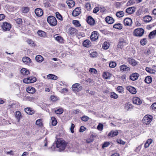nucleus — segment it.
<instances>
[{
	"label": "nucleus",
	"mask_w": 156,
	"mask_h": 156,
	"mask_svg": "<svg viewBox=\"0 0 156 156\" xmlns=\"http://www.w3.org/2000/svg\"><path fill=\"white\" fill-rule=\"evenodd\" d=\"M56 146L57 148L58 149L59 151H61L65 149L66 144L65 141L62 139H58L56 143Z\"/></svg>",
	"instance_id": "f257e3e1"
},
{
	"label": "nucleus",
	"mask_w": 156,
	"mask_h": 156,
	"mask_svg": "<svg viewBox=\"0 0 156 156\" xmlns=\"http://www.w3.org/2000/svg\"><path fill=\"white\" fill-rule=\"evenodd\" d=\"M47 20L48 23L50 25L52 26H55L57 23V20L56 18L52 16H48L47 19Z\"/></svg>",
	"instance_id": "f03ea898"
},
{
	"label": "nucleus",
	"mask_w": 156,
	"mask_h": 156,
	"mask_svg": "<svg viewBox=\"0 0 156 156\" xmlns=\"http://www.w3.org/2000/svg\"><path fill=\"white\" fill-rule=\"evenodd\" d=\"M144 30L141 28H139L134 30L133 34L134 36L138 37H142L144 34Z\"/></svg>",
	"instance_id": "7ed1b4c3"
},
{
	"label": "nucleus",
	"mask_w": 156,
	"mask_h": 156,
	"mask_svg": "<svg viewBox=\"0 0 156 156\" xmlns=\"http://www.w3.org/2000/svg\"><path fill=\"white\" fill-rule=\"evenodd\" d=\"M72 90L74 92H79L82 89V87L80 83H76L73 84L72 87Z\"/></svg>",
	"instance_id": "20e7f679"
},
{
	"label": "nucleus",
	"mask_w": 156,
	"mask_h": 156,
	"mask_svg": "<svg viewBox=\"0 0 156 156\" xmlns=\"http://www.w3.org/2000/svg\"><path fill=\"white\" fill-rule=\"evenodd\" d=\"M36 78L34 76H30L26 78L23 80V82L25 83H33L36 81Z\"/></svg>",
	"instance_id": "39448f33"
},
{
	"label": "nucleus",
	"mask_w": 156,
	"mask_h": 156,
	"mask_svg": "<svg viewBox=\"0 0 156 156\" xmlns=\"http://www.w3.org/2000/svg\"><path fill=\"white\" fill-rule=\"evenodd\" d=\"M152 117L150 115H146L143 118V122L146 125L149 124L151 122Z\"/></svg>",
	"instance_id": "423d86ee"
},
{
	"label": "nucleus",
	"mask_w": 156,
	"mask_h": 156,
	"mask_svg": "<svg viewBox=\"0 0 156 156\" xmlns=\"http://www.w3.org/2000/svg\"><path fill=\"white\" fill-rule=\"evenodd\" d=\"M1 27L3 30L5 31H9L11 27V24L7 22L3 23Z\"/></svg>",
	"instance_id": "0eeeda50"
},
{
	"label": "nucleus",
	"mask_w": 156,
	"mask_h": 156,
	"mask_svg": "<svg viewBox=\"0 0 156 156\" xmlns=\"http://www.w3.org/2000/svg\"><path fill=\"white\" fill-rule=\"evenodd\" d=\"M127 44V41L123 39H121L119 40L117 45V47L120 48H122L124 46Z\"/></svg>",
	"instance_id": "6e6552de"
},
{
	"label": "nucleus",
	"mask_w": 156,
	"mask_h": 156,
	"mask_svg": "<svg viewBox=\"0 0 156 156\" xmlns=\"http://www.w3.org/2000/svg\"><path fill=\"white\" fill-rule=\"evenodd\" d=\"M98 37V34L97 31H94L92 32L90 36L91 40L93 41H95L97 40Z\"/></svg>",
	"instance_id": "1a4fd4ad"
},
{
	"label": "nucleus",
	"mask_w": 156,
	"mask_h": 156,
	"mask_svg": "<svg viewBox=\"0 0 156 156\" xmlns=\"http://www.w3.org/2000/svg\"><path fill=\"white\" fill-rule=\"evenodd\" d=\"M124 25L126 26H130L132 24V21L129 18H125L123 21Z\"/></svg>",
	"instance_id": "9d476101"
},
{
	"label": "nucleus",
	"mask_w": 156,
	"mask_h": 156,
	"mask_svg": "<svg viewBox=\"0 0 156 156\" xmlns=\"http://www.w3.org/2000/svg\"><path fill=\"white\" fill-rule=\"evenodd\" d=\"M80 9V8H76L73 10L72 12V15L74 16H78L81 13Z\"/></svg>",
	"instance_id": "9b49d317"
},
{
	"label": "nucleus",
	"mask_w": 156,
	"mask_h": 156,
	"mask_svg": "<svg viewBox=\"0 0 156 156\" xmlns=\"http://www.w3.org/2000/svg\"><path fill=\"white\" fill-rule=\"evenodd\" d=\"M78 30L75 28L71 27L69 29V32L73 36L76 35L77 33Z\"/></svg>",
	"instance_id": "f8f14e48"
},
{
	"label": "nucleus",
	"mask_w": 156,
	"mask_h": 156,
	"mask_svg": "<svg viewBox=\"0 0 156 156\" xmlns=\"http://www.w3.org/2000/svg\"><path fill=\"white\" fill-rule=\"evenodd\" d=\"M119 68L121 71L123 72H129L130 71V68L128 67L127 66L123 65L120 66Z\"/></svg>",
	"instance_id": "ddd939ff"
},
{
	"label": "nucleus",
	"mask_w": 156,
	"mask_h": 156,
	"mask_svg": "<svg viewBox=\"0 0 156 156\" xmlns=\"http://www.w3.org/2000/svg\"><path fill=\"white\" fill-rule=\"evenodd\" d=\"M35 13L36 15L38 16H41L43 14L42 9L40 8L36 9L35 10Z\"/></svg>",
	"instance_id": "4468645a"
},
{
	"label": "nucleus",
	"mask_w": 156,
	"mask_h": 156,
	"mask_svg": "<svg viewBox=\"0 0 156 156\" xmlns=\"http://www.w3.org/2000/svg\"><path fill=\"white\" fill-rule=\"evenodd\" d=\"M119 133L117 130H112L108 134L109 137H113L117 136Z\"/></svg>",
	"instance_id": "2eb2a0df"
},
{
	"label": "nucleus",
	"mask_w": 156,
	"mask_h": 156,
	"mask_svg": "<svg viewBox=\"0 0 156 156\" xmlns=\"http://www.w3.org/2000/svg\"><path fill=\"white\" fill-rule=\"evenodd\" d=\"M133 101L134 104L137 105H140L142 103V101L138 97H135L133 98Z\"/></svg>",
	"instance_id": "dca6fc26"
},
{
	"label": "nucleus",
	"mask_w": 156,
	"mask_h": 156,
	"mask_svg": "<svg viewBox=\"0 0 156 156\" xmlns=\"http://www.w3.org/2000/svg\"><path fill=\"white\" fill-rule=\"evenodd\" d=\"M127 60L129 63L133 66H135L137 64V62L135 60L132 58H129Z\"/></svg>",
	"instance_id": "f3484780"
},
{
	"label": "nucleus",
	"mask_w": 156,
	"mask_h": 156,
	"mask_svg": "<svg viewBox=\"0 0 156 156\" xmlns=\"http://www.w3.org/2000/svg\"><path fill=\"white\" fill-rule=\"evenodd\" d=\"M126 89L132 94H135L136 92L135 88L132 86L127 87H126Z\"/></svg>",
	"instance_id": "a211bd4d"
},
{
	"label": "nucleus",
	"mask_w": 156,
	"mask_h": 156,
	"mask_svg": "<svg viewBox=\"0 0 156 156\" xmlns=\"http://www.w3.org/2000/svg\"><path fill=\"white\" fill-rule=\"evenodd\" d=\"M23 62L27 65H29L31 63V60L30 58L27 57H23L22 58Z\"/></svg>",
	"instance_id": "6ab92c4d"
},
{
	"label": "nucleus",
	"mask_w": 156,
	"mask_h": 156,
	"mask_svg": "<svg viewBox=\"0 0 156 156\" xmlns=\"http://www.w3.org/2000/svg\"><path fill=\"white\" fill-rule=\"evenodd\" d=\"M105 20L107 23L109 24H112L114 21V19L110 16H107L105 18Z\"/></svg>",
	"instance_id": "aec40b11"
},
{
	"label": "nucleus",
	"mask_w": 156,
	"mask_h": 156,
	"mask_svg": "<svg viewBox=\"0 0 156 156\" xmlns=\"http://www.w3.org/2000/svg\"><path fill=\"white\" fill-rule=\"evenodd\" d=\"M87 22L90 25H93L94 24V20L91 16H89L87 19Z\"/></svg>",
	"instance_id": "412c9836"
},
{
	"label": "nucleus",
	"mask_w": 156,
	"mask_h": 156,
	"mask_svg": "<svg viewBox=\"0 0 156 156\" xmlns=\"http://www.w3.org/2000/svg\"><path fill=\"white\" fill-rule=\"evenodd\" d=\"M135 8L134 7H130L127 8L126 10V12L128 14H131L134 13L135 11Z\"/></svg>",
	"instance_id": "4be33fe9"
},
{
	"label": "nucleus",
	"mask_w": 156,
	"mask_h": 156,
	"mask_svg": "<svg viewBox=\"0 0 156 156\" xmlns=\"http://www.w3.org/2000/svg\"><path fill=\"white\" fill-rule=\"evenodd\" d=\"M139 76V74L138 73H133L130 76V79L133 81H134L137 79Z\"/></svg>",
	"instance_id": "5701e85b"
},
{
	"label": "nucleus",
	"mask_w": 156,
	"mask_h": 156,
	"mask_svg": "<svg viewBox=\"0 0 156 156\" xmlns=\"http://www.w3.org/2000/svg\"><path fill=\"white\" fill-rule=\"evenodd\" d=\"M125 109L127 111L131 110L133 108V106L132 104L129 103H126L125 105Z\"/></svg>",
	"instance_id": "b1692460"
},
{
	"label": "nucleus",
	"mask_w": 156,
	"mask_h": 156,
	"mask_svg": "<svg viewBox=\"0 0 156 156\" xmlns=\"http://www.w3.org/2000/svg\"><path fill=\"white\" fill-rule=\"evenodd\" d=\"M26 90L27 92L30 94H34L35 92V89L32 87H29L27 88Z\"/></svg>",
	"instance_id": "393cba45"
},
{
	"label": "nucleus",
	"mask_w": 156,
	"mask_h": 156,
	"mask_svg": "<svg viewBox=\"0 0 156 156\" xmlns=\"http://www.w3.org/2000/svg\"><path fill=\"white\" fill-rule=\"evenodd\" d=\"M152 20V17L149 16H145L143 17L144 21L145 23H149Z\"/></svg>",
	"instance_id": "a878e982"
},
{
	"label": "nucleus",
	"mask_w": 156,
	"mask_h": 156,
	"mask_svg": "<svg viewBox=\"0 0 156 156\" xmlns=\"http://www.w3.org/2000/svg\"><path fill=\"white\" fill-rule=\"evenodd\" d=\"M22 117L21 112L19 111H17L16 112V118L18 122H19L20 120Z\"/></svg>",
	"instance_id": "bb28decb"
},
{
	"label": "nucleus",
	"mask_w": 156,
	"mask_h": 156,
	"mask_svg": "<svg viewBox=\"0 0 156 156\" xmlns=\"http://www.w3.org/2000/svg\"><path fill=\"white\" fill-rule=\"evenodd\" d=\"M83 45L85 47H89L91 45V43L89 40H86L83 42Z\"/></svg>",
	"instance_id": "cd10ccee"
},
{
	"label": "nucleus",
	"mask_w": 156,
	"mask_h": 156,
	"mask_svg": "<svg viewBox=\"0 0 156 156\" xmlns=\"http://www.w3.org/2000/svg\"><path fill=\"white\" fill-rule=\"evenodd\" d=\"M66 2L69 8L73 7L75 4V2L72 0H68L66 1Z\"/></svg>",
	"instance_id": "c85d7f7f"
},
{
	"label": "nucleus",
	"mask_w": 156,
	"mask_h": 156,
	"mask_svg": "<svg viewBox=\"0 0 156 156\" xmlns=\"http://www.w3.org/2000/svg\"><path fill=\"white\" fill-rule=\"evenodd\" d=\"M25 111L27 114L29 115H32L34 112V111L32 110L31 108H25Z\"/></svg>",
	"instance_id": "c756f323"
},
{
	"label": "nucleus",
	"mask_w": 156,
	"mask_h": 156,
	"mask_svg": "<svg viewBox=\"0 0 156 156\" xmlns=\"http://www.w3.org/2000/svg\"><path fill=\"white\" fill-rule=\"evenodd\" d=\"M111 76V74L108 72H104L103 74V78L106 79H109Z\"/></svg>",
	"instance_id": "7c9ffc66"
},
{
	"label": "nucleus",
	"mask_w": 156,
	"mask_h": 156,
	"mask_svg": "<svg viewBox=\"0 0 156 156\" xmlns=\"http://www.w3.org/2000/svg\"><path fill=\"white\" fill-rule=\"evenodd\" d=\"M37 34H38V36L40 37H44L46 36V33L42 30H38L37 32Z\"/></svg>",
	"instance_id": "2f4dec72"
},
{
	"label": "nucleus",
	"mask_w": 156,
	"mask_h": 156,
	"mask_svg": "<svg viewBox=\"0 0 156 156\" xmlns=\"http://www.w3.org/2000/svg\"><path fill=\"white\" fill-rule=\"evenodd\" d=\"M35 59L37 62H41L43 61L44 58L41 55H38L36 56L35 57Z\"/></svg>",
	"instance_id": "473e14b6"
},
{
	"label": "nucleus",
	"mask_w": 156,
	"mask_h": 156,
	"mask_svg": "<svg viewBox=\"0 0 156 156\" xmlns=\"http://www.w3.org/2000/svg\"><path fill=\"white\" fill-rule=\"evenodd\" d=\"M152 81V77L149 76H147L145 77L144 80L145 83L147 84H149L151 83Z\"/></svg>",
	"instance_id": "72a5a7b5"
},
{
	"label": "nucleus",
	"mask_w": 156,
	"mask_h": 156,
	"mask_svg": "<svg viewBox=\"0 0 156 156\" xmlns=\"http://www.w3.org/2000/svg\"><path fill=\"white\" fill-rule=\"evenodd\" d=\"M20 72L23 75H27L30 73L29 71L24 68L20 70Z\"/></svg>",
	"instance_id": "f704fd0d"
},
{
	"label": "nucleus",
	"mask_w": 156,
	"mask_h": 156,
	"mask_svg": "<svg viewBox=\"0 0 156 156\" xmlns=\"http://www.w3.org/2000/svg\"><path fill=\"white\" fill-rule=\"evenodd\" d=\"M116 15L118 17H122L124 15V12L123 11H119L116 12Z\"/></svg>",
	"instance_id": "c9c22d12"
},
{
	"label": "nucleus",
	"mask_w": 156,
	"mask_h": 156,
	"mask_svg": "<svg viewBox=\"0 0 156 156\" xmlns=\"http://www.w3.org/2000/svg\"><path fill=\"white\" fill-rule=\"evenodd\" d=\"M113 27L114 28L119 30H121L122 28V25L120 23H116L113 26Z\"/></svg>",
	"instance_id": "e433bc0d"
},
{
	"label": "nucleus",
	"mask_w": 156,
	"mask_h": 156,
	"mask_svg": "<svg viewBox=\"0 0 156 156\" xmlns=\"http://www.w3.org/2000/svg\"><path fill=\"white\" fill-rule=\"evenodd\" d=\"M47 77L48 79H51L54 80H56L58 78V77L57 76L52 74H49L48 75Z\"/></svg>",
	"instance_id": "4c0bfd02"
},
{
	"label": "nucleus",
	"mask_w": 156,
	"mask_h": 156,
	"mask_svg": "<svg viewBox=\"0 0 156 156\" xmlns=\"http://www.w3.org/2000/svg\"><path fill=\"white\" fill-rule=\"evenodd\" d=\"M54 38L55 39L58 41V42L62 43L63 41V39L62 37L60 36H57V35H55L54 37Z\"/></svg>",
	"instance_id": "58836bf2"
},
{
	"label": "nucleus",
	"mask_w": 156,
	"mask_h": 156,
	"mask_svg": "<svg viewBox=\"0 0 156 156\" xmlns=\"http://www.w3.org/2000/svg\"><path fill=\"white\" fill-rule=\"evenodd\" d=\"M152 140L151 139H148L146 142L144 144V147L145 148L148 147L152 143Z\"/></svg>",
	"instance_id": "ea45409f"
},
{
	"label": "nucleus",
	"mask_w": 156,
	"mask_h": 156,
	"mask_svg": "<svg viewBox=\"0 0 156 156\" xmlns=\"http://www.w3.org/2000/svg\"><path fill=\"white\" fill-rule=\"evenodd\" d=\"M146 70L148 73L152 74L156 72L154 70L148 67H146Z\"/></svg>",
	"instance_id": "a19ab883"
},
{
	"label": "nucleus",
	"mask_w": 156,
	"mask_h": 156,
	"mask_svg": "<svg viewBox=\"0 0 156 156\" xmlns=\"http://www.w3.org/2000/svg\"><path fill=\"white\" fill-rule=\"evenodd\" d=\"M109 43L108 42H105L103 45V47L104 49H107L109 47Z\"/></svg>",
	"instance_id": "79ce46f5"
},
{
	"label": "nucleus",
	"mask_w": 156,
	"mask_h": 156,
	"mask_svg": "<svg viewBox=\"0 0 156 156\" xmlns=\"http://www.w3.org/2000/svg\"><path fill=\"white\" fill-rule=\"evenodd\" d=\"M156 34V30L151 32L149 35V37L150 39L153 38Z\"/></svg>",
	"instance_id": "37998d69"
},
{
	"label": "nucleus",
	"mask_w": 156,
	"mask_h": 156,
	"mask_svg": "<svg viewBox=\"0 0 156 156\" xmlns=\"http://www.w3.org/2000/svg\"><path fill=\"white\" fill-rule=\"evenodd\" d=\"M110 96L114 99H117L118 98V95L114 92H111L110 93Z\"/></svg>",
	"instance_id": "c03bdc74"
},
{
	"label": "nucleus",
	"mask_w": 156,
	"mask_h": 156,
	"mask_svg": "<svg viewBox=\"0 0 156 156\" xmlns=\"http://www.w3.org/2000/svg\"><path fill=\"white\" fill-rule=\"evenodd\" d=\"M29 10V9L27 7H24L22 9V13H27Z\"/></svg>",
	"instance_id": "a18cd8bd"
},
{
	"label": "nucleus",
	"mask_w": 156,
	"mask_h": 156,
	"mask_svg": "<svg viewBox=\"0 0 156 156\" xmlns=\"http://www.w3.org/2000/svg\"><path fill=\"white\" fill-rule=\"evenodd\" d=\"M94 136L93 135H92L90 136V137L87 140L86 142L88 143H90L91 142H92L94 139H93V137Z\"/></svg>",
	"instance_id": "49530a36"
},
{
	"label": "nucleus",
	"mask_w": 156,
	"mask_h": 156,
	"mask_svg": "<svg viewBox=\"0 0 156 156\" xmlns=\"http://www.w3.org/2000/svg\"><path fill=\"white\" fill-rule=\"evenodd\" d=\"M51 119L52 121V125L54 126H55L57 123L55 118L54 117H52Z\"/></svg>",
	"instance_id": "de8ad7c7"
},
{
	"label": "nucleus",
	"mask_w": 156,
	"mask_h": 156,
	"mask_svg": "<svg viewBox=\"0 0 156 156\" xmlns=\"http://www.w3.org/2000/svg\"><path fill=\"white\" fill-rule=\"evenodd\" d=\"M27 42L30 45L32 46H34L35 45L34 43V42L31 39H27Z\"/></svg>",
	"instance_id": "09e8293b"
},
{
	"label": "nucleus",
	"mask_w": 156,
	"mask_h": 156,
	"mask_svg": "<svg viewBox=\"0 0 156 156\" xmlns=\"http://www.w3.org/2000/svg\"><path fill=\"white\" fill-rule=\"evenodd\" d=\"M73 23L74 24V25L76 27H79L81 26V25L80 23L79 22L78 20H73Z\"/></svg>",
	"instance_id": "8fccbe9b"
},
{
	"label": "nucleus",
	"mask_w": 156,
	"mask_h": 156,
	"mask_svg": "<svg viewBox=\"0 0 156 156\" xmlns=\"http://www.w3.org/2000/svg\"><path fill=\"white\" fill-rule=\"evenodd\" d=\"M56 16V17L59 20H63L62 16L59 14L58 12H56L55 13Z\"/></svg>",
	"instance_id": "3c124183"
},
{
	"label": "nucleus",
	"mask_w": 156,
	"mask_h": 156,
	"mask_svg": "<svg viewBox=\"0 0 156 156\" xmlns=\"http://www.w3.org/2000/svg\"><path fill=\"white\" fill-rule=\"evenodd\" d=\"M147 39L146 38H144L142 39L140 41V44L142 45H144L146 44L147 43Z\"/></svg>",
	"instance_id": "603ef678"
},
{
	"label": "nucleus",
	"mask_w": 156,
	"mask_h": 156,
	"mask_svg": "<svg viewBox=\"0 0 156 156\" xmlns=\"http://www.w3.org/2000/svg\"><path fill=\"white\" fill-rule=\"evenodd\" d=\"M116 66V64L115 62H110L109 63V66L111 68H115Z\"/></svg>",
	"instance_id": "864d4df0"
},
{
	"label": "nucleus",
	"mask_w": 156,
	"mask_h": 156,
	"mask_svg": "<svg viewBox=\"0 0 156 156\" xmlns=\"http://www.w3.org/2000/svg\"><path fill=\"white\" fill-rule=\"evenodd\" d=\"M117 90L119 93H122L124 91V88L122 86H118L117 88Z\"/></svg>",
	"instance_id": "5fc2aeb1"
},
{
	"label": "nucleus",
	"mask_w": 156,
	"mask_h": 156,
	"mask_svg": "<svg viewBox=\"0 0 156 156\" xmlns=\"http://www.w3.org/2000/svg\"><path fill=\"white\" fill-rule=\"evenodd\" d=\"M103 125L101 123H99L97 126V129L100 131H102L103 130Z\"/></svg>",
	"instance_id": "6e6d98bb"
},
{
	"label": "nucleus",
	"mask_w": 156,
	"mask_h": 156,
	"mask_svg": "<svg viewBox=\"0 0 156 156\" xmlns=\"http://www.w3.org/2000/svg\"><path fill=\"white\" fill-rule=\"evenodd\" d=\"M89 72L91 73L96 74L97 73L96 70L94 68H91L90 69Z\"/></svg>",
	"instance_id": "4d7b16f0"
},
{
	"label": "nucleus",
	"mask_w": 156,
	"mask_h": 156,
	"mask_svg": "<svg viewBox=\"0 0 156 156\" xmlns=\"http://www.w3.org/2000/svg\"><path fill=\"white\" fill-rule=\"evenodd\" d=\"M89 118L86 116H83L81 118V119L84 121L86 122L89 119Z\"/></svg>",
	"instance_id": "13d9d810"
},
{
	"label": "nucleus",
	"mask_w": 156,
	"mask_h": 156,
	"mask_svg": "<svg viewBox=\"0 0 156 156\" xmlns=\"http://www.w3.org/2000/svg\"><path fill=\"white\" fill-rule=\"evenodd\" d=\"M36 124L40 126H41L42 125V119H40L38 120H37L36 122Z\"/></svg>",
	"instance_id": "bf43d9fd"
},
{
	"label": "nucleus",
	"mask_w": 156,
	"mask_h": 156,
	"mask_svg": "<svg viewBox=\"0 0 156 156\" xmlns=\"http://www.w3.org/2000/svg\"><path fill=\"white\" fill-rule=\"evenodd\" d=\"M51 99L52 101H55L57 100L58 98L57 97L54 95H51Z\"/></svg>",
	"instance_id": "052dcab7"
},
{
	"label": "nucleus",
	"mask_w": 156,
	"mask_h": 156,
	"mask_svg": "<svg viewBox=\"0 0 156 156\" xmlns=\"http://www.w3.org/2000/svg\"><path fill=\"white\" fill-rule=\"evenodd\" d=\"M90 55L91 57H95L98 55V54L96 52H93L91 53Z\"/></svg>",
	"instance_id": "680f3d73"
},
{
	"label": "nucleus",
	"mask_w": 156,
	"mask_h": 156,
	"mask_svg": "<svg viewBox=\"0 0 156 156\" xmlns=\"http://www.w3.org/2000/svg\"><path fill=\"white\" fill-rule=\"evenodd\" d=\"M63 110L62 109H59L55 111V112L56 114H60L63 112Z\"/></svg>",
	"instance_id": "e2e57ef3"
},
{
	"label": "nucleus",
	"mask_w": 156,
	"mask_h": 156,
	"mask_svg": "<svg viewBox=\"0 0 156 156\" xmlns=\"http://www.w3.org/2000/svg\"><path fill=\"white\" fill-rule=\"evenodd\" d=\"M74 124L73 123H72L71 126L70 128V130L72 133H74L73 129L74 128Z\"/></svg>",
	"instance_id": "0e129e2a"
},
{
	"label": "nucleus",
	"mask_w": 156,
	"mask_h": 156,
	"mask_svg": "<svg viewBox=\"0 0 156 156\" xmlns=\"http://www.w3.org/2000/svg\"><path fill=\"white\" fill-rule=\"evenodd\" d=\"M135 3L133 0H130L127 3V5H130Z\"/></svg>",
	"instance_id": "69168bd1"
},
{
	"label": "nucleus",
	"mask_w": 156,
	"mask_h": 156,
	"mask_svg": "<svg viewBox=\"0 0 156 156\" xmlns=\"http://www.w3.org/2000/svg\"><path fill=\"white\" fill-rule=\"evenodd\" d=\"M110 143L108 142H105L102 145V148L107 147L110 145Z\"/></svg>",
	"instance_id": "338daca9"
},
{
	"label": "nucleus",
	"mask_w": 156,
	"mask_h": 156,
	"mask_svg": "<svg viewBox=\"0 0 156 156\" xmlns=\"http://www.w3.org/2000/svg\"><path fill=\"white\" fill-rule=\"evenodd\" d=\"M151 108L154 110H156V103H153L151 106Z\"/></svg>",
	"instance_id": "774afa93"
}]
</instances>
